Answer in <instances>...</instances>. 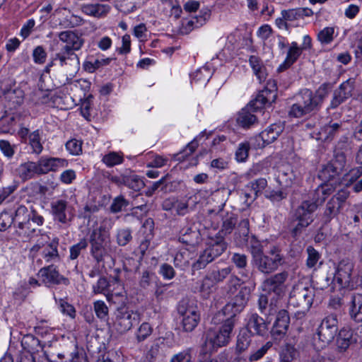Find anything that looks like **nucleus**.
Instances as JSON below:
<instances>
[{"label": "nucleus", "mask_w": 362, "mask_h": 362, "mask_svg": "<svg viewBox=\"0 0 362 362\" xmlns=\"http://www.w3.org/2000/svg\"><path fill=\"white\" fill-rule=\"evenodd\" d=\"M44 217L33 206L16 204L13 209L4 211L0 214V230L8 229L13 223L16 233L24 241L33 237L38 227L43 225Z\"/></svg>", "instance_id": "obj_1"}, {"label": "nucleus", "mask_w": 362, "mask_h": 362, "mask_svg": "<svg viewBox=\"0 0 362 362\" xmlns=\"http://www.w3.org/2000/svg\"><path fill=\"white\" fill-rule=\"evenodd\" d=\"M277 86L275 81H269L267 86L259 91L256 98L243 108L238 113L237 124L243 129H249L257 123V117L253 112L271 105L277 96Z\"/></svg>", "instance_id": "obj_2"}, {"label": "nucleus", "mask_w": 362, "mask_h": 362, "mask_svg": "<svg viewBox=\"0 0 362 362\" xmlns=\"http://www.w3.org/2000/svg\"><path fill=\"white\" fill-rule=\"evenodd\" d=\"M235 322L234 316H230L220 326L208 329L204 334L202 349L204 353L212 354L227 346L232 339Z\"/></svg>", "instance_id": "obj_3"}, {"label": "nucleus", "mask_w": 362, "mask_h": 362, "mask_svg": "<svg viewBox=\"0 0 362 362\" xmlns=\"http://www.w3.org/2000/svg\"><path fill=\"white\" fill-rule=\"evenodd\" d=\"M58 37L66 45L59 53L55 54L52 62L46 66V71L47 72L49 71V67L56 62H59V65L63 66L66 64V61L69 59L73 58L78 59V56L74 53V51L79 50L84 43L83 39L71 30L62 31L59 33Z\"/></svg>", "instance_id": "obj_4"}, {"label": "nucleus", "mask_w": 362, "mask_h": 362, "mask_svg": "<svg viewBox=\"0 0 362 362\" xmlns=\"http://www.w3.org/2000/svg\"><path fill=\"white\" fill-rule=\"evenodd\" d=\"M354 268V264L351 260L348 259L341 260L336 267L333 278L327 276H323L326 283L320 285V288L324 289L329 286L330 283H333L334 285L337 284L339 289H354L357 284L352 276Z\"/></svg>", "instance_id": "obj_5"}, {"label": "nucleus", "mask_w": 362, "mask_h": 362, "mask_svg": "<svg viewBox=\"0 0 362 362\" xmlns=\"http://www.w3.org/2000/svg\"><path fill=\"white\" fill-rule=\"evenodd\" d=\"M177 310L182 330L186 332H192L200 321V314L196 300L183 298L179 302Z\"/></svg>", "instance_id": "obj_6"}, {"label": "nucleus", "mask_w": 362, "mask_h": 362, "mask_svg": "<svg viewBox=\"0 0 362 362\" xmlns=\"http://www.w3.org/2000/svg\"><path fill=\"white\" fill-rule=\"evenodd\" d=\"M254 266L257 269L264 274H270L284 264V257L281 250L273 246L269 251H264L252 259Z\"/></svg>", "instance_id": "obj_7"}, {"label": "nucleus", "mask_w": 362, "mask_h": 362, "mask_svg": "<svg viewBox=\"0 0 362 362\" xmlns=\"http://www.w3.org/2000/svg\"><path fill=\"white\" fill-rule=\"evenodd\" d=\"M315 296L314 288L303 282L296 284L290 293L288 304L299 309L298 312L305 313L312 306Z\"/></svg>", "instance_id": "obj_8"}, {"label": "nucleus", "mask_w": 362, "mask_h": 362, "mask_svg": "<svg viewBox=\"0 0 362 362\" xmlns=\"http://www.w3.org/2000/svg\"><path fill=\"white\" fill-rule=\"evenodd\" d=\"M227 243L222 236L211 238L206 249L201 253L198 259L193 263L192 269L195 271L205 268L208 264L221 255L227 249Z\"/></svg>", "instance_id": "obj_9"}, {"label": "nucleus", "mask_w": 362, "mask_h": 362, "mask_svg": "<svg viewBox=\"0 0 362 362\" xmlns=\"http://www.w3.org/2000/svg\"><path fill=\"white\" fill-rule=\"evenodd\" d=\"M91 253L98 262L103 261L104 254L111 250L110 233L103 226L94 230L90 240Z\"/></svg>", "instance_id": "obj_10"}, {"label": "nucleus", "mask_w": 362, "mask_h": 362, "mask_svg": "<svg viewBox=\"0 0 362 362\" xmlns=\"http://www.w3.org/2000/svg\"><path fill=\"white\" fill-rule=\"evenodd\" d=\"M115 296L120 298L122 303L121 307L117 308L116 320H115V329L119 334H123L131 329L134 322L139 320V314L137 312L129 310L124 305L127 298L119 293L115 294Z\"/></svg>", "instance_id": "obj_11"}, {"label": "nucleus", "mask_w": 362, "mask_h": 362, "mask_svg": "<svg viewBox=\"0 0 362 362\" xmlns=\"http://www.w3.org/2000/svg\"><path fill=\"white\" fill-rule=\"evenodd\" d=\"M325 96V89H319L313 93L311 90L305 88L299 92L296 95V100L310 113H315L320 109Z\"/></svg>", "instance_id": "obj_12"}, {"label": "nucleus", "mask_w": 362, "mask_h": 362, "mask_svg": "<svg viewBox=\"0 0 362 362\" xmlns=\"http://www.w3.org/2000/svg\"><path fill=\"white\" fill-rule=\"evenodd\" d=\"M288 278V272L283 271L265 279L262 283V289L268 294L274 293L281 298L286 293V281Z\"/></svg>", "instance_id": "obj_13"}, {"label": "nucleus", "mask_w": 362, "mask_h": 362, "mask_svg": "<svg viewBox=\"0 0 362 362\" xmlns=\"http://www.w3.org/2000/svg\"><path fill=\"white\" fill-rule=\"evenodd\" d=\"M325 201V197H322L320 200L319 199L309 197L308 199L303 200L294 209L292 215L293 218H300L312 223L314 221V212Z\"/></svg>", "instance_id": "obj_14"}, {"label": "nucleus", "mask_w": 362, "mask_h": 362, "mask_svg": "<svg viewBox=\"0 0 362 362\" xmlns=\"http://www.w3.org/2000/svg\"><path fill=\"white\" fill-rule=\"evenodd\" d=\"M338 329L337 315L334 313L327 315L317 329L319 339L325 344H328L333 341Z\"/></svg>", "instance_id": "obj_15"}, {"label": "nucleus", "mask_w": 362, "mask_h": 362, "mask_svg": "<svg viewBox=\"0 0 362 362\" xmlns=\"http://www.w3.org/2000/svg\"><path fill=\"white\" fill-rule=\"evenodd\" d=\"M51 214L55 221L62 224H68L74 216L73 206L64 199H55L50 204Z\"/></svg>", "instance_id": "obj_16"}, {"label": "nucleus", "mask_w": 362, "mask_h": 362, "mask_svg": "<svg viewBox=\"0 0 362 362\" xmlns=\"http://www.w3.org/2000/svg\"><path fill=\"white\" fill-rule=\"evenodd\" d=\"M251 295V288L249 286L240 287L238 293L232 299L231 302L226 305L223 308V313L225 314L232 313L230 316H234V319H236V315L243 310Z\"/></svg>", "instance_id": "obj_17"}, {"label": "nucleus", "mask_w": 362, "mask_h": 362, "mask_svg": "<svg viewBox=\"0 0 362 362\" xmlns=\"http://www.w3.org/2000/svg\"><path fill=\"white\" fill-rule=\"evenodd\" d=\"M355 88V79L349 78L346 81L343 82L337 88L334 90L333 98L330 103V107L332 109L337 108L341 103H343L346 99L349 98L353 95V91Z\"/></svg>", "instance_id": "obj_18"}, {"label": "nucleus", "mask_w": 362, "mask_h": 362, "mask_svg": "<svg viewBox=\"0 0 362 362\" xmlns=\"http://www.w3.org/2000/svg\"><path fill=\"white\" fill-rule=\"evenodd\" d=\"M290 323V317L286 310L277 313L276 320L271 330L272 337L275 340H280L286 334Z\"/></svg>", "instance_id": "obj_19"}, {"label": "nucleus", "mask_w": 362, "mask_h": 362, "mask_svg": "<svg viewBox=\"0 0 362 362\" xmlns=\"http://www.w3.org/2000/svg\"><path fill=\"white\" fill-rule=\"evenodd\" d=\"M115 184L125 185L134 191H139L145 186L143 180L129 169L125 170L124 173L115 176Z\"/></svg>", "instance_id": "obj_20"}, {"label": "nucleus", "mask_w": 362, "mask_h": 362, "mask_svg": "<svg viewBox=\"0 0 362 362\" xmlns=\"http://www.w3.org/2000/svg\"><path fill=\"white\" fill-rule=\"evenodd\" d=\"M38 276L46 285L59 284L63 283L68 284V279L61 276L54 265H49L40 269Z\"/></svg>", "instance_id": "obj_21"}, {"label": "nucleus", "mask_w": 362, "mask_h": 362, "mask_svg": "<svg viewBox=\"0 0 362 362\" xmlns=\"http://www.w3.org/2000/svg\"><path fill=\"white\" fill-rule=\"evenodd\" d=\"M252 335L264 336L268 331V324L266 320L257 313H252L248 316L247 328L245 329Z\"/></svg>", "instance_id": "obj_22"}, {"label": "nucleus", "mask_w": 362, "mask_h": 362, "mask_svg": "<svg viewBox=\"0 0 362 362\" xmlns=\"http://www.w3.org/2000/svg\"><path fill=\"white\" fill-rule=\"evenodd\" d=\"M36 164L38 175H43L50 171H56L59 167L66 166L67 162L62 158L42 157Z\"/></svg>", "instance_id": "obj_23"}, {"label": "nucleus", "mask_w": 362, "mask_h": 362, "mask_svg": "<svg viewBox=\"0 0 362 362\" xmlns=\"http://www.w3.org/2000/svg\"><path fill=\"white\" fill-rule=\"evenodd\" d=\"M284 125L281 123H274L262 131L258 136L262 144L258 146L263 148L274 142L284 131Z\"/></svg>", "instance_id": "obj_24"}, {"label": "nucleus", "mask_w": 362, "mask_h": 362, "mask_svg": "<svg viewBox=\"0 0 362 362\" xmlns=\"http://www.w3.org/2000/svg\"><path fill=\"white\" fill-rule=\"evenodd\" d=\"M355 341L356 339L354 338L353 332L349 329L342 328L339 330L337 339V349L340 352H344Z\"/></svg>", "instance_id": "obj_25"}, {"label": "nucleus", "mask_w": 362, "mask_h": 362, "mask_svg": "<svg viewBox=\"0 0 362 362\" xmlns=\"http://www.w3.org/2000/svg\"><path fill=\"white\" fill-rule=\"evenodd\" d=\"M303 50L299 47L296 42H293L289 47L286 58L284 63L279 67V71H282L293 64L301 55Z\"/></svg>", "instance_id": "obj_26"}, {"label": "nucleus", "mask_w": 362, "mask_h": 362, "mask_svg": "<svg viewBox=\"0 0 362 362\" xmlns=\"http://www.w3.org/2000/svg\"><path fill=\"white\" fill-rule=\"evenodd\" d=\"M349 313L356 322H362V294L354 293L351 296Z\"/></svg>", "instance_id": "obj_27"}, {"label": "nucleus", "mask_w": 362, "mask_h": 362, "mask_svg": "<svg viewBox=\"0 0 362 362\" xmlns=\"http://www.w3.org/2000/svg\"><path fill=\"white\" fill-rule=\"evenodd\" d=\"M40 341L36 337L33 335H28L23 337L22 340V345L25 349H28V353L23 354L19 356L18 362H35V357L30 354V351L33 350V348H30L29 346L30 344L32 346H38Z\"/></svg>", "instance_id": "obj_28"}, {"label": "nucleus", "mask_w": 362, "mask_h": 362, "mask_svg": "<svg viewBox=\"0 0 362 362\" xmlns=\"http://www.w3.org/2000/svg\"><path fill=\"white\" fill-rule=\"evenodd\" d=\"M111 8L105 4H85L82 6V11L90 16L100 18L110 12Z\"/></svg>", "instance_id": "obj_29"}, {"label": "nucleus", "mask_w": 362, "mask_h": 362, "mask_svg": "<svg viewBox=\"0 0 362 362\" xmlns=\"http://www.w3.org/2000/svg\"><path fill=\"white\" fill-rule=\"evenodd\" d=\"M252 337V333L248 330L245 329H241L237 337L235 352L241 354L245 351L251 344Z\"/></svg>", "instance_id": "obj_30"}, {"label": "nucleus", "mask_w": 362, "mask_h": 362, "mask_svg": "<svg viewBox=\"0 0 362 362\" xmlns=\"http://www.w3.org/2000/svg\"><path fill=\"white\" fill-rule=\"evenodd\" d=\"M341 173L342 171L329 161L322 166L319 173V177L324 181L329 182L340 176Z\"/></svg>", "instance_id": "obj_31"}, {"label": "nucleus", "mask_w": 362, "mask_h": 362, "mask_svg": "<svg viewBox=\"0 0 362 362\" xmlns=\"http://www.w3.org/2000/svg\"><path fill=\"white\" fill-rule=\"evenodd\" d=\"M250 64L260 83L264 81L267 76V69L259 57L252 55L249 59Z\"/></svg>", "instance_id": "obj_32"}, {"label": "nucleus", "mask_w": 362, "mask_h": 362, "mask_svg": "<svg viewBox=\"0 0 362 362\" xmlns=\"http://www.w3.org/2000/svg\"><path fill=\"white\" fill-rule=\"evenodd\" d=\"M18 173L21 178L27 180L38 175L36 162L28 161L22 163L18 168Z\"/></svg>", "instance_id": "obj_33"}, {"label": "nucleus", "mask_w": 362, "mask_h": 362, "mask_svg": "<svg viewBox=\"0 0 362 362\" xmlns=\"http://www.w3.org/2000/svg\"><path fill=\"white\" fill-rule=\"evenodd\" d=\"M58 242L52 240L50 243L43 245L42 257L49 263L59 259L57 250Z\"/></svg>", "instance_id": "obj_34"}, {"label": "nucleus", "mask_w": 362, "mask_h": 362, "mask_svg": "<svg viewBox=\"0 0 362 362\" xmlns=\"http://www.w3.org/2000/svg\"><path fill=\"white\" fill-rule=\"evenodd\" d=\"M362 175V167L358 166L351 169L348 173L344 175L341 180L339 179V183L344 185L348 187L353 185Z\"/></svg>", "instance_id": "obj_35"}, {"label": "nucleus", "mask_w": 362, "mask_h": 362, "mask_svg": "<svg viewBox=\"0 0 362 362\" xmlns=\"http://www.w3.org/2000/svg\"><path fill=\"white\" fill-rule=\"evenodd\" d=\"M232 271L233 267L230 266L221 269L216 267L209 271V274L214 281L218 284L223 282L228 276H230Z\"/></svg>", "instance_id": "obj_36"}, {"label": "nucleus", "mask_w": 362, "mask_h": 362, "mask_svg": "<svg viewBox=\"0 0 362 362\" xmlns=\"http://www.w3.org/2000/svg\"><path fill=\"white\" fill-rule=\"evenodd\" d=\"M269 299L267 295L261 294L258 299V308L260 313L265 315H272L276 313V305L272 303L269 304Z\"/></svg>", "instance_id": "obj_37"}, {"label": "nucleus", "mask_w": 362, "mask_h": 362, "mask_svg": "<svg viewBox=\"0 0 362 362\" xmlns=\"http://www.w3.org/2000/svg\"><path fill=\"white\" fill-rule=\"evenodd\" d=\"M199 233L190 228H186L181 230V235L179 237L180 242L187 245H194L198 243Z\"/></svg>", "instance_id": "obj_38"}, {"label": "nucleus", "mask_w": 362, "mask_h": 362, "mask_svg": "<svg viewBox=\"0 0 362 362\" xmlns=\"http://www.w3.org/2000/svg\"><path fill=\"white\" fill-rule=\"evenodd\" d=\"M297 355L298 351L295 346L291 344H286L280 351V362H293Z\"/></svg>", "instance_id": "obj_39"}, {"label": "nucleus", "mask_w": 362, "mask_h": 362, "mask_svg": "<svg viewBox=\"0 0 362 362\" xmlns=\"http://www.w3.org/2000/svg\"><path fill=\"white\" fill-rule=\"evenodd\" d=\"M296 221V224L292 226L290 229V233L291 237L295 239L298 240L300 236L302 235L303 231L308 228L311 223H309L306 221L300 219V218H293L291 222L293 223Z\"/></svg>", "instance_id": "obj_40"}, {"label": "nucleus", "mask_w": 362, "mask_h": 362, "mask_svg": "<svg viewBox=\"0 0 362 362\" xmlns=\"http://www.w3.org/2000/svg\"><path fill=\"white\" fill-rule=\"evenodd\" d=\"M341 209L342 207L331 198L327 203L324 212L325 221H329L340 212Z\"/></svg>", "instance_id": "obj_41"}, {"label": "nucleus", "mask_w": 362, "mask_h": 362, "mask_svg": "<svg viewBox=\"0 0 362 362\" xmlns=\"http://www.w3.org/2000/svg\"><path fill=\"white\" fill-rule=\"evenodd\" d=\"M248 247L252 255V259L264 251V248L261 243L253 235L249 237L248 241L243 243Z\"/></svg>", "instance_id": "obj_42"}, {"label": "nucleus", "mask_w": 362, "mask_h": 362, "mask_svg": "<svg viewBox=\"0 0 362 362\" xmlns=\"http://www.w3.org/2000/svg\"><path fill=\"white\" fill-rule=\"evenodd\" d=\"M40 140L41 138L39 130H35L29 134V144L33 149V152L36 154H40L43 149Z\"/></svg>", "instance_id": "obj_43"}, {"label": "nucleus", "mask_w": 362, "mask_h": 362, "mask_svg": "<svg viewBox=\"0 0 362 362\" xmlns=\"http://www.w3.org/2000/svg\"><path fill=\"white\" fill-rule=\"evenodd\" d=\"M273 344L271 341H267L260 348L252 351L248 356V360L250 362L257 361L261 359L272 346Z\"/></svg>", "instance_id": "obj_44"}, {"label": "nucleus", "mask_w": 362, "mask_h": 362, "mask_svg": "<svg viewBox=\"0 0 362 362\" xmlns=\"http://www.w3.org/2000/svg\"><path fill=\"white\" fill-rule=\"evenodd\" d=\"M334 28L333 27H326L320 30L317 34V40L322 45L330 44L334 40Z\"/></svg>", "instance_id": "obj_45"}, {"label": "nucleus", "mask_w": 362, "mask_h": 362, "mask_svg": "<svg viewBox=\"0 0 362 362\" xmlns=\"http://www.w3.org/2000/svg\"><path fill=\"white\" fill-rule=\"evenodd\" d=\"M249 185H250L251 190L254 193V197L252 199V201L260 195L265 189L267 186V180L265 178H259L251 182Z\"/></svg>", "instance_id": "obj_46"}, {"label": "nucleus", "mask_w": 362, "mask_h": 362, "mask_svg": "<svg viewBox=\"0 0 362 362\" xmlns=\"http://www.w3.org/2000/svg\"><path fill=\"white\" fill-rule=\"evenodd\" d=\"M334 189L330 184H325L318 187L312 195V198L319 199L320 200L322 197H325L327 199V196L330 195Z\"/></svg>", "instance_id": "obj_47"}, {"label": "nucleus", "mask_w": 362, "mask_h": 362, "mask_svg": "<svg viewBox=\"0 0 362 362\" xmlns=\"http://www.w3.org/2000/svg\"><path fill=\"white\" fill-rule=\"evenodd\" d=\"M31 99L35 104H48L51 97L49 92L38 89L33 93Z\"/></svg>", "instance_id": "obj_48"}, {"label": "nucleus", "mask_w": 362, "mask_h": 362, "mask_svg": "<svg viewBox=\"0 0 362 362\" xmlns=\"http://www.w3.org/2000/svg\"><path fill=\"white\" fill-rule=\"evenodd\" d=\"M250 149V143L245 141L240 143L235 151V159L238 162H244L248 157L249 151Z\"/></svg>", "instance_id": "obj_49"}, {"label": "nucleus", "mask_w": 362, "mask_h": 362, "mask_svg": "<svg viewBox=\"0 0 362 362\" xmlns=\"http://www.w3.org/2000/svg\"><path fill=\"white\" fill-rule=\"evenodd\" d=\"M309 114L310 112L297 101L291 106L288 111V115L295 118H300Z\"/></svg>", "instance_id": "obj_50"}, {"label": "nucleus", "mask_w": 362, "mask_h": 362, "mask_svg": "<svg viewBox=\"0 0 362 362\" xmlns=\"http://www.w3.org/2000/svg\"><path fill=\"white\" fill-rule=\"evenodd\" d=\"M306 252L308 253L306 265L309 268H313L318 262L320 255L313 246H308L306 249Z\"/></svg>", "instance_id": "obj_51"}, {"label": "nucleus", "mask_w": 362, "mask_h": 362, "mask_svg": "<svg viewBox=\"0 0 362 362\" xmlns=\"http://www.w3.org/2000/svg\"><path fill=\"white\" fill-rule=\"evenodd\" d=\"M56 302H57L60 311L67 316H69L71 318H74L76 316V310L74 307L69 303L66 300L63 298H60L58 300L55 298Z\"/></svg>", "instance_id": "obj_52"}, {"label": "nucleus", "mask_w": 362, "mask_h": 362, "mask_svg": "<svg viewBox=\"0 0 362 362\" xmlns=\"http://www.w3.org/2000/svg\"><path fill=\"white\" fill-rule=\"evenodd\" d=\"M198 146V141L196 139H194L187 145L182 151H180L176 155V159L180 161L185 160L187 157L189 156L194 152Z\"/></svg>", "instance_id": "obj_53"}, {"label": "nucleus", "mask_w": 362, "mask_h": 362, "mask_svg": "<svg viewBox=\"0 0 362 362\" xmlns=\"http://www.w3.org/2000/svg\"><path fill=\"white\" fill-rule=\"evenodd\" d=\"M109 286V284L105 278H100L95 285L93 286V291L95 293L105 294L108 301L112 300V295L105 291Z\"/></svg>", "instance_id": "obj_54"}, {"label": "nucleus", "mask_w": 362, "mask_h": 362, "mask_svg": "<svg viewBox=\"0 0 362 362\" xmlns=\"http://www.w3.org/2000/svg\"><path fill=\"white\" fill-rule=\"evenodd\" d=\"M216 284H217L214 281L211 276L208 273L202 281L199 291L204 295H209L210 293H211L213 288Z\"/></svg>", "instance_id": "obj_55"}, {"label": "nucleus", "mask_w": 362, "mask_h": 362, "mask_svg": "<svg viewBox=\"0 0 362 362\" xmlns=\"http://www.w3.org/2000/svg\"><path fill=\"white\" fill-rule=\"evenodd\" d=\"M153 332L151 326L147 323H142L136 332V339L139 342L143 341L148 337Z\"/></svg>", "instance_id": "obj_56"}, {"label": "nucleus", "mask_w": 362, "mask_h": 362, "mask_svg": "<svg viewBox=\"0 0 362 362\" xmlns=\"http://www.w3.org/2000/svg\"><path fill=\"white\" fill-rule=\"evenodd\" d=\"M170 362H192V349H187L176 354H174Z\"/></svg>", "instance_id": "obj_57"}, {"label": "nucleus", "mask_w": 362, "mask_h": 362, "mask_svg": "<svg viewBox=\"0 0 362 362\" xmlns=\"http://www.w3.org/2000/svg\"><path fill=\"white\" fill-rule=\"evenodd\" d=\"M66 150L73 156H78L82 153V142L73 139L66 144Z\"/></svg>", "instance_id": "obj_58"}, {"label": "nucleus", "mask_w": 362, "mask_h": 362, "mask_svg": "<svg viewBox=\"0 0 362 362\" xmlns=\"http://www.w3.org/2000/svg\"><path fill=\"white\" fill-rule=\"evenodd\" d=\"M230 261L238 269H245L247 265V256L245 254L234 252L232 254Z\"/></svg>", "instance_id": "obj_59"}, {"label": "nucleus", "mask_w": 362, "mask_h": 362, "mask_svg": "<svg viewBox=\"0 0 362 362\" xmlns=\"http://www.w3.org/2000/svg\"><path fill=\"white\" fill-rule=\"evenodd\" d=\"M330 162L343 172L346 163V157L345 153L341 151H336L334 158L330 160Z\"/></svg>", "instance_id": "obj_60"}, {"label": "nucleus", "mask_w": 362, "mask_h": 362, "mask_svg": "<svg viewBox=\"0 0 362 362\" xmlns=\"http://www.w3.org/2000/svg\"><path fill=\"white\" fill-rule=\"evenodd\" d=\"M241 284V279L238 276L234 274L230 275L226 284L227 293L230 295L234 294L240 287Z\"/></svg>", "instance_id": "obj_61"}, {"label": "nucleus", "mask_w": 362, "mask_h": 362, "mask_svg": "<svg viewBox=\"0 0 362 362\" xmlns=\"http://www.w3.org/2000/svg\"><path fill=\"white\" fill-rule=\"evenodd\" d=\"M88 246V243L85 239L81 240L79 243L74 245L70 247V259H76L81 254V251L85 250Z\"/></svg>", "instance_id": "obj_62"}, {"label": "nucleus", "mask_w": 362, "mask_h": 362, "mask_svg": "<svg viewBox=\"0 0 362 362\" xmlns=\"http://www.w3.org/2000/svg\"><path fill=\"white\" fill-rule=\"evenodd\" d=\"M94 310L98 317L104 320L107 319L108 308L103 301L98 300L95 302Z\"/></svg>", "instance_id": "obj_63"}, {"label": "nucleus", "mask_w": 362, "mask_h": 362, "mask_svg": "<svg viewBox=\"0 0 362 362\" xmlns=\"http://www.w3.org/2000/svg\"><path fill=\"white\" fill-rule=\"evenodd\" d=\"M264 196L272 202H280L286 198L287 194L283 190H265Z\"/></svg>", "instance_id": "obj_64"}]
</instances>
